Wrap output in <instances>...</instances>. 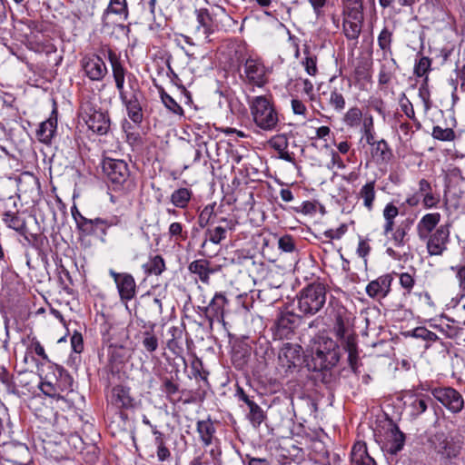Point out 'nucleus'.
I'll use <instances>...</instances> for the list:
<instances>
[{
    "label": "nucleus",
    "mask_w": 465,
    "mask_h": 465,
    "mask_svg": "<svg viewBox=\"0 0 465 465\" xmlns=\"http://www.w3.org/2000/svg\"><path fill=\"white\" fill-rule=\"evenodd\" d=\"M107 54L121 102L143 99V94L140 88L138 79L134 74L127 72L120 55L112 49H108Z\"/></svg>",
    "instance_id": "f257e3e1"
},
{
    "label": "nucleus",
    "mask_w": 465,
    "mask_h": 465,
    "mask_svg": "<svg viewBox=\"0 0 465 465\" xmlns=\"http://www.w3.org/2000/svg\"><path fill=\"white\" fill-rule=\"evenodd\" d=\"M324 284L312 282L302 288L296 296V308L302 317H312L322 310L326 303Z\"/></svg>",
    "instance_id": "f03ea898"
},
{
    "label": "nucleus",
    "mask_w": 465,
    "mask_h": 465,
    "mask_svg": "<svg viewBox=\"0 0 465 465\" xmlns=\"http://www.w3.org/2000/svg\"><path fill=\"white\" fill-rule=\"evenodd\" d=\"M340 361L336 341L327 336H318L312 346V369L315 371L330 370Z\"/></svg>",
    "instance_id": "7ed1b4c3"
},
{
    "label": "nucleus",
    "mask_w": 465,
    "mask_h": 465,
    "mask_svg": "<svg viewBox=\"0 0 465 465\" xmlns=\"http://www.w3.org/2000/svg\"><path fill=\"white\" fill-rule=\"evenodd\" d=\"M103 172L114 191L130 192L135 188L134 178L125 161L105 158L103 161Z\"/></svg>",
    "instance_id": "20e7f679"
},
{
    "label": "nucleus",
    "mask_w": 465,
    "mask_h": 465,
    "mask_svg": "<svg viewBox=\"0 0 465 465\" xmlns=\"http://www.w3.org/2000/svg\"><path fill=\"white\" fill-rule=\"evenodd\" d=\"M51 372L45 374L40 383L42 392L51 398L60 399L62 392L73 391L74 380L69 372L59 365H51Z\"/></svg>",
    "instance_id": "39448f33"
},
{
    "label": "nucleus",
    "mask_w": 465,
    "mask_h": 465,
    "mask_svg": "<svg viewBox=\"0 0 465 465\" xmlns=\"http://www.w3.org/2000/svg\"><path fill=\"white\" fill-rule=\"evenodd\" d=\"M255 124L262 130H273L278 122V114L272 103L265 96H255L250 105Z\"/></svg>",
    "instance_id": "423d86ee"
},
{
    "label": "nucleus",
    "mask_w": 465,
    "mask_h": 465,
    "mask_svg": "<svg viewBox=\"0 0 465 465\" xmlns=\"http://www.w3.org/2000/svg\"><path fill=\"white\" fill-rule=\"evenodd\" d=\"M80 115L88 129L98 135H104L111 129V119L108 112L96 108L90 103L81 106Z\"/></svg>",
    "instance_id": "0eeeda50"
},
{
    "label": "nucleus",
    "mask_w": 465,
    "mask_h": 465,
    "mask_svg": "<svg viewBox=\"0 0 465 465\" xmlns=\"http://www.w3.org/2000/svg\"><path fill=\"white\" fill-rule=\"evenodd\" d=\"M431 449L442 460H451L459 457L461 451V442L452 435L443 431L436 432L429 440Z\"/></svg>",
    "instance_id": "6e6552de"
},
{
    "label": "nucleus",
    "mask_w": 465,
    "mask_h": 465,
    "mask_svg": "<svg viewBox=\"0 0 465 465\" xmlns=\"http://www.w3.org/2000/svg\"><path fill=\"white\" fill-rule=\"evenodd\" d=\"M242 81L250 85L262 87L268 83V70L259 57L249 56L242 63Z\"/></svg>",
    "instance_id": "1a4fd4ad"
},
{
    "label": "nucleus",
    "mask_w": 465,
    "mask_h": 465,
    "mask_svg": "<svg viewBox=\"0 0 465 465\" xmlns=\"http://www.w3.org/2000/svg\"><path fill=\"white\" fill-rule=\"evenodd\" d=\"M302 316L291 311L281 312L272 326L274 339H292L302 322Z\"/></svg>",
    "instance_id": "9d476101"
},
{
    "label": "nucleus",
    "mask_w": 465,
    "mask_h": 465,
    "mask_svg": "<svg viewBox=\"0 0 465 465\" xmlns=\"http://www.w3.org/2000/svg\"><path fill=\"white\" fill-rule=\"evenodd\" d=\"M120 219L118 217H112L110 219H104L95 217L94 219L85 218L79 224L77 230L81 236H100L104 242V237L107 235V230L112 227L118 225Z\"/></svg>",
    "instance_id": "9b49d317"
},
{
    "label": "nucleus",
    "mask_w": 465,
    "mask_h": 465,
    "mask_svg": "<svg viewBox=\"0 0 465 465\" xmlns=\"http://www.w3.org/2000/svg\"><path fill=\"white\" fill-rule=\"evenodd\" d=\"M431 395L453 414L460 413L464 407L462 395L452 387H436Z\"/></svg>",
    "instance_id": "f8f14e48"
},
{
    "label": "nucleus",
    "mask_w": 465,
    "mask_h": 465,
    "mask_svg": "<svg viewBox=\"0 0 465 465\" xmlns=\"http://www.w3.org/2000/svg\"><path fill=\"white\" fill-rule=\"evenodd\" d=\"M237 222L232 218L222 217L218 220L217 224L209 226L204 232V241L202 248H204L207 242L213 244H221L227 238L229 232L235 230Z\"/></svg>",
    "instance_id": "ddd939ff"
},
{
    "label": "nucleus",
    "mask_w": 465,
    "mask_h": 465,
    "mask_svg": "<svg viewBox=\"0 0 465 465\" xmlns=\"http://www.w3.org/2000/svg\"><path fill=\"white\" fill-rule=\"evenodd\" d=\"M450 228L447 224L438 226L431 233L428 234L426 241L427 252L430 256H440L447 250L450 242Z\"/></svg>",
    "instance_id": "4468645a"
},
{
    "label": "nucleus",
    "mask_w": 465,
    "mask_h": 465,
    "mask_svg": "<svg viewBox=\"0 0 465 465\" xmlns=\"http://www.w3.org/2000/svg\"><path fill=\"white\" fill-rule=\"evenodd\" d=\"M110 276L114 279L121 301H131L136 294V283L134 276L128 272H116L109 270Z\"/></svg>",
    "instance_id": "2eb2a0df"
},
{
    "label": "nucleus",
    "mask_w": 465,
    "mask_h": 465,
    "mask_svg": "<svg viewBox=\"0 0 465 465\" xmlns=\"http://www.w3.org/2000/svg\"><path fill=\"white\" fill-rule=\"evenodd\" d=\"M84 74L91 81H102L108 70L104 61L97 54H88L81 60Z\"/></svg>",
    "instance_id": "dca6fc26"
},
{
    "label": "nucleus",
    "mask_w": 465,
    "mask_h": 465,
    "mask_svg": "<svg viewBox=\"0 0 465 465\" xmlns=\"http://www.w3.org/2000/svg\"><path fill=\"white\" fill-rule=\"evenodd\" d=\"M302 348L298 344L284 343L278 355L280 365L286 371H291L301 363Z\"/></svg>",
    "instance_id": "f3484780"
},
{
    "label": "nucleus",
    "mask_w": 465,
    "mask_h": 465,
    "mask_svg": "<svg viewBox=\"0 0 465 465\" xmlns=\"http://www.w3.org/2000/svg\"><path fill=\"white\" fill-rule=\"evenodd\" d=\"M330 305L332 306V311L330 314L334 318V332L341 342L345 341V339L349 336L347 335L349 327L348 312L339 302H335L334 304L330 302Z\"/></svg>",
    "instance_id": "a211bd4d"
},
{
    "label": "nucleus",
    "mask_w": 465,
    "mask_h": 465,
    "mask_svg": "<svg viewBox=\"0 0 465 465\" xmlns=\"http://www.w3.org/2000/svg\"><path fill=\"white\" fill-rule=\"evenodd\" d=\"M109 401L119 410L134 409L136 405L135 399L131 394V389L124 385H116L111 390Z\"/></svg>",
    "instance_id": "6ab92c4d"
},
{
    "label": "nucleus",
    "mask_w": 465,
    "mask_h": 465,
    "mask_svg": "<svg viewBox=\"0 0 465 465\" xmlns=\"http://www.w3.org/2000/svg\"><path fill=\"white\" fill-rule=\"evenodd\" d=\"M392 282L393 277L391 273L381 275L368 283L365 289L366 293L372 299L385 298L391 292Z\"/></svg>",
    "instance_id": "aec40b11"
},
{
    "label": "nucleus",
    "mask_w": 465,
    "mask_h": 465,
    "mask_svg": "<svg viewBox=\"0 0 465 465\" xmlns=\"http://www.w3.org/2000/svg\"><path fill=\"white\" fill-rule=\"evenodd\" d=\"M188 270L191 273L197 275L202 282L208 284L210 275L217 272L220 270V266H212L210 261L199 259L192 262L188 266Z\"/></svg>",
    "instance_id": "412c9836"
},
{
    "label": "nucleus",
    "mask_w": 465,
    "mask_h": 465,
    "mask_svg": "<svg viewBox=\"0 0 465 465\" xmlns=\"http://www.w3.org/2000/svg\"><path fill=\"white\" fill-rule=\"evenodd\" d=\"M228 303V300L223 292H216L205 308V314L210 322L213 321H223L224 307Z\"/></svg>",
    "instance_id": "4be33fe9"
},
{
    "label": "nucleus",
    "mask_w": 465,
    "mask_h": 465,
    "mask_svg": "<svg viewBox=\"0 0 465 465\" xmlns=\"http://www.w3.org/2000/svg\"><path fill=\"white\" fill-rule=\"evenodd\" d=\"M57 128V112L55 109L51 113L50 117L42 122L36 132L38 141L45 144H50Z\"/></svg>",
    "instance_id": "5701e85b"
},
{
    "label": "nucleus",
    "mask_w": 465,
    "mask_h": 465,
    "mask_svg": "<svg viewBox=\"0 0 465 465\" xmlns=\"http://www.w3.org/2000/svg\"><path fill=\"white\" fill-rule=\"evenodd\" d=\"M398 64L394 58L382 56L381 61V67L378 75V83L381 87L390 84L393 78H395Z\"/></svg>",
    "instance_id": "b1692460"
},
{
    "label": "nucleus",
    "mask_w": 465,
    "mask_h": 465,
    "mask_svg": "<svg viewBox=\"0 0 465 465\" xmlns=\"http://www.w3.org/2000/svg\"><path fill=\"white\" fill-rule=\"evenodd\" d=\"M268 144L279 153V158L291 163H295V155L288 151L289 140L286 134H281L272 136Z\"/></svg>",
    "instance_id": "393cba45"
},
{
    "label": "nucleus",
    "mask_w": 465,
    "mask_h": 465,
    "mask_svg": "<svg viewBox=\"0 0 465 465\" xmlns=\"http://www.w3.org/2000/svg\"><path fill=\"white\" fill-rule=\"evenodd\" d=\"M440 221L439 213H430L423 215L417 224V234L420 241H425L428 234L433 232Z\"/></svg>",
    "instance_id": "a878e982"
},
{
    "label": "nucleus",
    "mask_w": 465,
    "mask_h": 465,
    "mask_svg": "<svg viewBox=\"0 0 465 465\" xmlns=\"http://www.w3.org/2000/svg\"><path fill=\"white\" fill-rule=\"evenodd\" d=\"M342 20L363 23L362 0H344L342 9Z\"/></svg>",
    "instance_id": "bb28decb"
},
{
    "label": "nucleus",
    "mask_w": 465,
    "mask_h": 465,
    "mask_svg": "<svg viewBox=\"0 0 465 465\" xmlns=\"http://www.w3.org/2000/svg\"><path fill=\"white\" fill-rule=\"evenodd\" d=\"M414 223V220L411 218H407L403 220L394 231H392L388 237L389 241H391L394 247L401 248L403 247L408 242V233L411 229V226Z\"/></svg>",
    "instance_id": "cd10ccee"
},
{
    "label": "nucleus",
    "mask_w": 465,
    "mask_h": 465,
    "mask_svg": "<svg viewBox=\"0 0 465 465\" xmlns=\"http://www.w3.org/2000/svg\"><path fill=\"white\" fill-rule=\"evenodd\" d=\"M155 327L156 325L154 323H150L145 327L144 331H140L138 334V338L143 349L148 353H153L159 347L160 341L155 333Z\"/></svg>",
    "instance_id": "c85d7f7f"
},
{
    "label": "nucleus",
    "mask_w": 465,
    "mask_h": 465,
    "mask_svg": "<svg viewBox=\"0 0 465 465\" xmlns=\"http://www.w3.org/2000/svg\"><path fill=\"white\" fill-rule=\"evenodd\" d=\"M351 465H376L372 457L368 453L366 443L358 441L354 443L351 452Z\"/></svg>",
    "instance_id": "c756f323"
},
{
    "label": "nucleus",
    "mask_w": 465,
    "mask_h": 465,
    "mask_svg": "<svg viewBox=\"0 0 465 465\" xmlns=\"http://www.w3.org/2000/svg\"><path fill=\"white\" fill-rule=\"evenodd\" d=\"M387 434L386 450L390 454H397L403 449L405 434L400 430L397 425H393Z\"/></svg>",
    "instance_id": "7c9ffc66"
},
{
    "label": "nucleus",
    "mask_w": 465,
    "mask_h": 465,
    "mask_svg": "<svg viewBox=\"0 0 465 465\" xmlns=\"http://www.w3.org/2000/svg\"><path fill=\"white\" fill-rule=\"evenodd\" d=\"M196 430L204 447L213 444L215 439L216 429L210 417L206 420H198L196 423Z\"/></svg>",
    "instance_id": "2f4dec72"
},
{
    "label": "nucleus",
    "mask_w": 465,
    "mask_h": 465,
    "mask_svg": "<svg viewBox=\"0 0 465 465\" xmlns=\"http://www.w3.org/2000/svg\"><path fill=\"white\" fill-rule=\"evenodd\" d=\"M411 399V401L409 405V409L412 418L420 416L428 410L429 405L433 403L432 399L424 394L414 393Z\"/></svg>",
    "instance_id": "473e14b6"
},
{
    "label": "nucleus",
    "mask_w": 465,
    "mask_h": 465,
    "mask_svg": "<svg viewBox=\"0 0 465 465\" xmlns=\"http://www.w3.org/2000/svg\"><path fill=\"white\" fill-rule=\"evenodd\" d=\"M153 435L154 436V445L156 447V456L160 462L169 461L172 459V453L166 445L165 436L157 427H153Z\"/></svg>",
    "instance_id": "72a5a7b5"
},
{
    "label": "nucleus",
    "mask_w": 465,
    "mask_h": 465,
    "mask_svg": "<svg viewBox=\"0 0 465 465\" xmlns=\"http://www.w3.org/2000/svg\"><path fill=\"white\" fill-rule=\"evenodd\" d=\"M161 381V391L164 393L166 400L173 404L181 401L182 397L179 395L180 386L173 381V378L163 377Z\"/></svg>",
    "instance_id": "f704fd0d"
},
{
    "label": "nucleus",
    "mask_w": 465,
    "mask_h": 465,
    "mask_svg": "<svg viewBox=\"0 0 465 465\" xmlns=\"http://www.w3.org/2000/svg\"><path fill=\"white\" fill-rule=\"evenodd\" d=\"M109 361L113 364H123L131 357L130 349L117 342H111L108 349Z\"/></svg>",
    "instance_id": "c9c22d12"
},
{
    "label": "nucleus",
    "mask_w": 465,
    "mask_h": 465,
    "mask_svg": "<svg viewBox=\"0 0 465 465\" xmlns=\"http://www.w3.org/2000/svg\"><path fill=\"white\" fill-rule=\"evenodd\" d=\"M371 153L378 163H389L393 157L392 150L384 139L371 145Z\"/></svg>",
    "instance_id": "e433bc0d"
},
{
    "label": "nucleus",
    "mask_w": 465,
    "mask_h": 465,
    "mask_svg": "<svg viewBox=\"0 0 465 465\" xmlns=\"http://www.w3.org/2000/svg\"><path fill=\"white\" fill-rule=\"evenodd\" d=\"M193 193L191 189L181 187L174 190L170 195V202L175 208L186 209L193 198Z\"/></svg>",
    "instance_id": "4c0bfd02"
},
{
    "label": "nucleus",
    "mask_w": 465,
    "mask_h": 465,
    "mask_svg": "<svg viewBox=\"0 0 465 465\" xmlns=\"http://www.w3.org/2000/svg\"><path fill=\"white\" fill-rule=\"evenodd\" d=\"M344 350L348 352L349 365L353 371H357L359 367V354L355 336H348L345 341L341 342Z\"/></svg>",
    "instance_id": "58836bf2"
},
{
    "label": "nucleus",
    "mask_w": 465,
    "mask_h": 465,
    "mask_svg": "<svg viewBox=\"0 0 465 465\" xmlns=\"http://www.w3.org/2000/svg\"><path fill=\"white\" fill-rule=\"evenodd\" d=\"M195 13L199 24L198 29L203 28V32L206 35L213 34L214 32V22L210 11L207 8H200Z\"/></svg>",
    "instance_id": "ea45409f"
},
{
    "label": "nucleus",
    "mask_w": 465,
    "mask_h": 465,
    "mask_svg": "<svg viewBox=\"0 0 465 465\" xmlns=\"http://www.w3.org/2000/svg\"><path fill=\"white\" fill-rule=\"evenodd\" d=\"M143 271L149 275H161L166 269L164 259L160 254L150 255L149 260L143 265Z\"/></svg>",
    "instance_id": "a19ab883"
},
{
    "label": "nucleus",
    "mask_w": 465,
    "mask_h": 465,
    "mask_svg": "<svg viewBox=\"0 0 465 465\" xmlns=\"http://www.w3.org/2000/svg\"><path fill=\"white\" fill-rule=\"evenodd\" d=\"M142 99L129 100L128 102H122L124 105L129 119L135 124H142L143 120V113L142 107Z\"/></svg>",
    "instance_id": "79ce46f5"
},
{
    "label": "nucleus",
    "mask_w": 465,
    "mask_h": 465,
    "mask_svg": "<svg viewBox=\"0 0 465 465\" xmlns=\"http://www.w3.org/2000/svg\"><path fill=\"white\" fill-rule=\"evenodd\" d=\"M110 14L118 15L124 21H126L129 16V10L126 0H110L108 6L103 14V19L104 20Z\"/></svg>",
    "instance_id": "37998d69"
},
{
    "label": "nucleus",
    "mask_w": 465,
    "mask_h": 465,
    "mask_svg": "<svg viewBox=\"0 0 465 465\" xmlns=\"http://www.w3.org/2000/svg\"><path fill=\"white\" fill-rule=\"evenodd\" d=\"M375 184L376 182L374 180L370 181L365 183L359 192V197L363 200V205L369 211L373 209L376 198Z\"/></svg>",
    "instance_id": "c03bdc74"
},
{
    "label": "nucleus",
    "mask_w": 465,
    "mask_h": 465,
    "mask_svg": "<svg viewBox=\"0 0 465 465\" xmlns=\"http://www.w3.org/2000/svg\"><path fill=\"white\" fill-rule=\"evenodd\" d=\"M247 407L249 411L246 414V417L252 426L255 429H258L266 420V413L255 401L252 402Z\"/></svg>",
    "instance_id": "a18cd8bd"
},
{
    "label": "nucleus",
    "mask_w": 465,
    "mask_h": 465,
    "mask_svg": "<svg viewBox=\"0 0 465 465\" xmlns=\"http://www.w3.org/2000/svg\"><path fill=\"white\" fill-rule=\"evenodd\" d=\"M2 216L6 226L16 231L19 234L26 228L25 219L20 217L17 213L6 211Z\"/></svg>",
    "instance_id": "49530a36"
},
{
    "label": "nucleus",
    "mask_w": 465,
    "mask_h": 465,
    "mask_svg": "<svg viewBox=\"0 0 465 465\" xmlns=\"http://www.w3.org/2000/svg\"><path fill=\"white\" fill-rule=\"evenodd\" d=\"M393 40V32L387 26H384L378 35V45L383 53L382 56H388L392 54L391 44Z\"/></svg>",
    "instance_id": "de8ad7c7"
},
{
    "label": "nucleus",
    "mask_w": 465,
    "mask_h": 465,
    "mask_svg": "<svg viewBox=\"0 0 465 465\" xmlns=\"http://www.w3.org/2000/svg\"><path fill=\"white\" fill-rule=\"evenodd\" d=\"M328 105L337 113H341L345 109L346 101L341 90L336 87L331 89Z\"/></svg>",
    "instance_id": "09e8293b"
},
{
    "label": "nucleus",
    "mask_w": 465,
    "mask_h": 465,
    "mask_svg": "<svg viewBox=\"0 0 465 465\" xmlns=\"http://www.w3.org/2000/svg\"><path fill=\"white\" fill-rule=\"evenodd\" d=\"M363 23L342 20V31L350 41H357L361 33Z\"/></svg>",
    "instance_id": "8fccbe9b"
},
{
    "label": "nucleus",
    "mask_w": 465,
    "mask_h": 465,
    "mask_svg": "<svg viewBox=\"0 0 465 465\" xmlns=\"http://www.w3.org/2000/svg\"><path fill=\"white\" fill-rule=\"evenodd\" d=\"M304 58L302 62L305 71L311 76H315L318 74L317 68V56L312 54L310 48L306 46L303 50Z\"/></svg>",
    "instance_id": "3c124183"
},
{
    "label": "nucleus",
    "mask_w": 465,
    "mask_h": 465,
    "mask_svg": "<svg viewBox=\"0 0 465 465\" xmlns=\"http://www.w3.org/2000/svg\"><path fill=\"white\" fill-rule=\"evenodd\" d=\"M361 120L362 112L357 106L350 108L343 117L344 124L351 128L358 127L361 124Z\"/></svg>",
    "instance_id": "603ef678"
},
{
    "label": "nucleus",
    "mask_w": 465,
    "mask_h": 465,
    "mask_svg": "<svg viewBox=\"0 0 465 465\" xmlns=\"http://www.w3.org/2000/svg\"><path fill=\"white\" fill-rule=\"evenodd\" d=\"M20 235L25 238L29 245L37 250H40L43 247L45 242H47L46 237L42 233L31 232L27 227L21 232Z\"/></svg>",
    "instance_id": "864d4df0"
},
{
    "label": "nucleus",
    "mask_w": 465,
    "mask_h": 465,
    "mask_svg": "<svg viewBox=\"0 0 465 465\" xmlns=\"http://www.w3.org/2000/svg\"><path fill=\"white\" fill-rule=\"evenodd\" d=\"M431 135L434 139L442 142H452L456 138L453 129L442 128L440 125H436L432 128Z\"/></svg>",
    "instance_id": "5fc2aeb1"
},
{
    "label": "nucleus",
    "mask_w": 465,
    "mask_h": 465,
    "mask_svg": "<svg viewBox=\"0 0 465 465\" xmlns=\"http://www.w3.org/2000/svg\"><path fill=\"white\" fill-rule=\"evenodd\" d=\"M161 100L164 106L173 114L183 115V110L176 101L163 90L160 93Z\"/></svg>",
    "instance_id": "6e6d98bb"
},
{
    "label": "nucleus",
    "mask_w": 465,
    "mask_h": 465,
    "mask_svg": "<svg viewBox=\"0 0 465 465\" xmlns=\"http://www.w3.org/2000/svg\"><path fill=\"white\" fill-rule=\"evenodd\" d=\"M168 234L175 242L184 241L187 238V232L183 230V225L178 222L172 223L169 225Z\"/></svg>",
    "instance_id": "4d7b16f0"
},
{
    "label": "nucleus",
    "mask_w": 465,
    "mask_h": 465,
    "mask_svg": "<svg viewBox=\"0 0 465 465\" xmlns=\"http://www.w3.org/2000/svg\"><path fill=\"white\" fill-rule=\"evenodd\" d=\"M400 285L404 290L405 294H411L415 285V272H401L398 274Z\"/></svg>",
    "instance_id": "13d9d810"
},
{
    "label": "nucleus",
    "mask_w": 465,
    "mask_h": 465,
    "mask_svg": "<svg viewBox=\"0 0 465 465\" xmlns=\"http://www.w3.org/2000/svg\"><path fill=\"white\" fill-rule=\"evenodd\" d=\"M215 203L207 204L200 213L198 217L199 226L204 228L211 223L213 217H214Z\"/></svg>",
    "instance_id": "bf43d9fd"
},
{
    "label": "nucleus",
    "mask_w": 465,
    "mask_h": 465,
    "mask_svg": "<svg viewBox=\"0 0 465 465\" xmlns=\"http://www.w3.org/2000/svg\"><path fill=\"white\" fill-rule=\"evenodd\" d=\"M431 60L427 56H421L414 66V74L418 77L425 75L430 70Z\"/></svg>",
    "instance_id": "052dcab7"
},
{
    "label": "nucleus",
    "mask_w": 465,
    "mask_h": 465,
    "mask_svg": "<svg viewBox=\"0 0 465 465\" xmlns=\"http://www.w3.org/2000/svg\"><path fill=\"white\" fill-rule=\"evenodd\" d=\"M278 247L285 252H293L296 249L295 240L290 234H284L278 240Z\"/></svg>",
    "instance_id": "680f3d73"
},
{
    "label": "nucleus",
    "mask_w": 465,
    "mask_h": 465,
    "mask_svg": "<svg viewBox=\"0 0 465 465\" xmlns=\"http://www.w3.org/2000/svg\"><path fill=\"white\" fill-rule=\"evenodd\" d=\"M401 109L402 113L409 118V119H414L415 118V111L414 107L410 101V99L406 96V94L403 93L401 95V98L399 100Z\"/></svg>",
    "instance_id": "e2e57ef3"
},
{
    "label": "nucleus",
    "mask_w": 465,
    "mask_h": 465,
    "mask_svg": "<svg viewBox=\"0 0 465 465\" xmlns=\"http://www.w3.org/2000/svg\"><path fill=\"white\" fill-rule=\"evenodd\" d=\"M427 82L428 77L426 76L424 83L419 88V96L423 102L425 111H429L432 106L430 93Z\"/></svg>",
    "instance_id": "0e129e2a"
},
{
    "label": "nucleus",
    "mask_w": 465,
    "mask_h": 465,
    "mask_svg": "<svg viewBox=\"0 0 465 465\" xmlns=\"http://www.w3.org/2000/svg\"><path fill=\"white\" fill-rule=\"evenodd\" d=\"M248 356L247 350H244V351H233L232 360L234 366L238 369L243 368L247 363Z\"/></svg>",
    "instance_id": "69168bd1"
},
{
    "label": "nucleus",
    "mask_w": 465,
    "mask_h": 465,
    "mask_svg": "<svg viewBox=\"0 0 465 465\" xmlns=\"http://www.w3.org/2000/svg\"><path fill=\"white\" fill-rule=\"evenodd\" d=\"M0 381L5 387L7 392L14 393L15 391V384L12 376L5 369L0 370Z\"/></svg>",
    "instance_id": "338daca9"
},
{
    "label": "nucleus",
    "mask_w": 465,
    "mask_h": 465,
    "mask_svg": "<svg viewBox=\"0 0 465 465\" xmlns=\"http://www.w3.org/2000/svg\"><path fill=\"white\" fill-rule=\"evenodd\" d=\"M439 330L449 339H455L460 332V328L458 326L450 325V323H441L439 325Z\"/></svg>",
    "instance_id": "774afa93"
}]
</instances>
